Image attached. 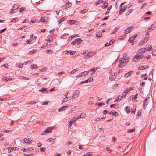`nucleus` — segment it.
Instances as JSON below:
<instances>
[{"label":"nucleus","instance_id":"4c0bfd02","mask_svg":"<svg viewBox=\"0 0 156 156\" xmlns=\"http://www.w3.org/2000/svg\"><path fill=\"white\" fill-rule=\"evenodd\" d=\"M92 155L90 152H88L82 156H90Z\"/></svg>","mask_w":156,"mask_h":156},{"label":"nucleus","instance_id":"79ce46f5","mask_svg":"<svg viewBox=\"0 0 156 156\" xmlns=\"http://www.w3.org/2000/svg\"><path fill=\"white\" fill-rule=\"evenodd\" d=\"M80 115L81 116V117L82 118H84L86 116V114L85 113H82Z\"/></svg>","mask_w":156,"mask_h":156},{"label":"nucleus","instance_id":"7ed1b4c3","mask_svg":"<svg viewBox=\"0 0 156 156\" xmlns=\"http://www.w3.org/2000/svg\"><path fill=\"white\" fill-rule=\"evenodd\" d=\"M147 50L145 48H142L141 49H139L137 52V55H142L143 53H144Z\"/></svg>","mask_w":156,"mask_h":156},{"label":"nucleus","instance_id":"de8ad7c7","mask_svg":"<svg viewBox=\"0 0 156 156\" xmlns=\"http://www.w3.org/2000/svg\"><path fill=\"white\" fill-rule=\"evenodd\" d=\"M146 46H150V48H148L147 50L148 51H150L151 49H152V46L151 45H150V44H147L146 45Z\"/></svg>","mask_w":156,"mask_h":156},{"label":"nucleus","instance_id":"9b49d317","mask_svg":"<svg viewBox=\"0 0 156 156\" xmlns=\"http://www.w3.org/2000/svg\"><path fill=\"white\" fill-rule=\"evenodd\" d=\"M102 34L101 32H99L98 33L96 34V36L98 38H100L102 36Z\"/></svg>","mask_w":156,"mask_h":156},{"label":"nucleus","instance_id":"4468645a","mask_svg":"<svg viewBox=\"0 0 156 156\" xmlns=\"http://www.w3.org/2000/svg\"><path fill=\"white\" fill-rule=\"evenodd\" d=\"M33 150V149L32 148H28L27 149L24 148L23 150V152H26L27 151H32Z\"/></svg>","mask_w":156,"mask_h":156},{"label":"nucleus","instance_id":"49530a36","mask_svg":"<svg viewBox=\"0 0 156 156\" xmlns=\"http://www.w3.org/2000/svg\"><path fill=\"white\" fill-rule=\"evenodd\" d=\"M145 43H144V42H143V41L142 40V41H140L138 44V45L139 46H141Z\"/></svg>","mask_w":156,"mask_h":156},{"label":"nucleus","instance_id":"b1692460","mask_svg":"<svg viewBox=\"0 0 156 156\" xmlns=\"http://www.w3.org/2000/svg\"><path fill=\"white\" fill-rule=\"evenodd\" d=\"M37 66L36 64L31 65L30 66L31 68L33 69H36L37 68Z\"/></svg>","mask_w":156,"mask_h":156},{"label":"nucleus","instance_id":"6e6552de","mask_svg":"<svg viewBox=\"0 0 156 156\" xmlns=\"http://www.w3.org/2000/svg\"><path fill=\"white\" fill-rule=\"evenodd\" d=\"M133 71H131L127 72L126 74H125L124 77H128L129 76L133 73Z\"/></svg>","mask_w":156,"mask_h":156},{"label":"nucleus","instance_id":"dca6fc26","mask_svg":"<svg viewBox=\"0 0 156 156\" xmlns=\"http://www.w3.org/2000/svg\"><path fill=\"white\" fill-rule=\"evenodd\" d=\"M67 107V106H63L61 108L59 109V111L61 112L62 111V110H65L66 109Z\"/></svg>","mask_w":156,"mask_h":156},{"label":"nucleus","instance_id":"603ef678","mask_svg":"<svg viewBox=\"0 0 156 156\" xmlns=\"http://www.w3.org/2000/svg\"><path fill=\"white\" fill-rule=\"evenodd\" d=\"M87 11V10L86 9L84 10H81L80 12L82 14L84 13H85Z\"/></svg>","mask_w":156,"mask_h":156},{"label":"nucleus","instance_id":"3c124183","mask_svg":"<svg viewBox=\"0 0 156 156\" xmlns=\"http://www.w3.org/2000/svg\"><path fill=\"white\" fill-rule=\"evenodd\" d=\"M46 52L48 53H52L53 52V51L51 50H47L46 51Z\"/></svg>","mask_w":156,"mask_h":156},{"label":"nucleus","instance_id":"864d4df0","mask_svg":"<svg viewBox=\"0 0 156 156\" xmlns=\"http://www.w3.org/2000/svg\"><path fill=\"white\" fill-rule=\"evenodd\" d=\"M108 6V4L107 3L106 5H102V8L103 9H104L106 8Z\"/></svg>","mask_w":156,"mask_h":156},{"label":"nucleus","instance_id":"f257e3e1","mask_svg":"<svg viewBox=\"0 0 156 156\" xmlns=\"http://www.w3.org/2000/svg\"><path fill=\"white\" fill-rule=\"evenodd\" d=\"M141 59V61L143 62H146L147 60L146 59V57H144L140 55H136L133 58V60L134 61H136V60H140Z\"/></svg>","mask_w":156,"mask_h":156},{"label":"nucleus","instance_id":"0eeeda50","mask_svg":"<svg viewBox=\"0 0 156 156\" xmlns=\"http://www.w3.org/2000/svg\"><path fill=\"white\" fill-rule=\"evenodd\" d=\"M133 27H129L127 28L124 31V33L125 34H128L133 29Z\"/></svg>","mask_w":156,"mask_h":156},{"label":"nucleus","instance_id":"72a5a7b5","mask_svg":"<svg viewBox=\"0 0 156 156\" xmlns=\"http://www.w3.org/2000/svg\"><path fill=\"white\" fill-rule=\"evenodd\" d=\"M105 104L104 103H96L95 104V105H98V106H102L103 105H104Z\"/></svg>","mask_w":156,"mask_h":156},{"label":"nucleus","instance_id":"37998d69","mask_svg":"<svg viewBox=\"0 0 156 156\" xmlns=\"http://www.w3.org/2000/svg\"><path fill=\"white\" fill-rule=\"evenodd\" d=\"M133 9H129L128 11L126 13V15H129L130 13L131 12L133 11Z\"/></svg>","mask_w":156,"mask_h":156},{"label":"nucleus","instance_id":"e433bc0d","mask_svg":"<svg viewBox=\"0 0 156 156\" xmlns=\"http://www.w3.org/2000/svg\"><path fill=\"white\" fill-rule=\"evenodd\" d=\"M77 71V70L76 69H75L73 70L71 72H70L69 73V74H73L75 73V72H76Z\"/></svg>","mask_w":156,"mask_h":156},{"label":"nucleus","instance_id":"6ab92c4d","mask_svg":"<svg viewBox=\"0 0 156 156\" xmlns=\"http://www.w3.org/2000/svg\"><path fill=\"white\" fill-rule=\"evenodd\" d=\"M71 5V4L70 3H66L65 4V7L64 8V9H65L66 8H68L69 7H70Z\"/></svg>","mask_w":156,"mask_h":156},{"label":"nucleus","instance_id":"ddd939ff","mask_svg":"<svg viewBox=\"0 0 156 156\" xmlns=\"http://www.w3.org/2000/svg\"><path fill=\"white\" fill-rule=\"evenodd\" d=\"M123 98V96H118L116 98L115 101V102H116V101H120Z\"/></svg>","mask_w":156,"mask_h":156},{"label":"nucleus","instance_id":"a19ab883","mask_svg":"<svg viewBox=\"0 0 156 156\" xmlns=\"http://www.w3.org/2000/svg\"><path fill=\"white\" fill-rule=\"evenodd\" d=\"M69 34L68 33H64L60 36V38H62L64 37V36H67Z\"/></svg>","mask_w":156,"mask_h":156},{"label":"nucleus","instance_id":"4d7b16f0","mask_svg":"<svg viewBox=\"0 0 156 156\" xmlns=\"http://www.w3.org/2000/svg\"><path fill=\"white\" fill-rule=\"evenodd\" d=\"M32 41L31 40H27L26 41V42L28 44H31V41Z\"/></svg>","mask_w":156,"mask_h":156},{"label":"nucleus","instance_id":"c756f323","mask_svg":"<svg viewBox=\"0 0 156 156\" xmlns=\"http://www.w3.org/2000/svg\"><path fill=\"white\" fill-rule=\"evenodd\" d=\"M126 108L127 113H129L130 112V108H129V106H127L126 107Z\"/></svg>","mask_w":156,"mask_h":156},{"label":"nucleus","instance_id":"8fccbe9b","mask_svg":"<svg viewBox=\"0 0 156 156\" xmlns=\"http://www.w3.org/2000/svg\"><path fill=\"white\" fill-rule=\"evenodd\" d=\"M17 5H14L13 6V9L14 10H16V9H17L19 8V7L18 6H17V7H16V6H17Z\"/></svg>","mask_w":156,"mask_h":156},{"label":"nucleus","instance_id":"5701e85b","mask_svg":"<svg viewBox=\"0 0 156 156\" xmlns=\"http://www.w3.org/2000/svg\"><path fill=\"white\" fill-rule=\"evenodd\" d=\"M116 77L115 76H114L113 77V76L111 75H110L109 77V79L110 80L112 81L113 80L115 79Z\"/></svg>","mask_w":156,"mask_h":156},{"label":"nucleus","instance_id":"423d86ee","mask_svg":"<svg viewBox=\"0 0 156 156\" xmlns=\"http://www.w3.org/2000/svg\"><path fill=\"white\" fill-rule=\"evenodd\" d=\"M79 93V91L78 90H75L73 92V94L72 96L73 98H76L78 96V95Z\"/></svg>","mask_w":156,"mask_h":156},{"label":"nucleus","instance_id":"09e8293b","mask_svg":"<svg viewBox=\"0 0 156 156\" xmlns=\"http://www.w3.org/2000/svg\"><path fill=\"white\" fill-rule=\"evenodd\" d=\"M37 102H36L35 101H30L29 104H34Z\"/></svg>","mask_w":156,"mask_h":156},{"label":"nucleus","instance_id":"a211bd4d","mask_svg":"<svg viewBox=\"0 0 156 156\" xmlns=\"http://www.w3.org/2000/svg\"><path fill=\"white\" fill-rule=\"evenodd\" d=\"M128 90H126L124 92L122 93V95L123 96V97H125L126 95V94L128 92Z\"/></svg>","mask_w":156,"mask_h":156},{"label":"nucleus","instance_id":"aec40b11","mask_svg":"<svg viewBox=\"0 0 156 156\" xmlns=\"http://www.w3.org/2000/svg\"><path fill=\"white\" fill-rule=\"evenodd\" d=\"M125 34L122 36H120L119 37V39L120 40H123L124 38L126 37V36Z\"/></svg>","mask_w":156,"mask_h":156},{"label":"nucleus","instance_id":"473e14b6","mask_svg":"<svg viewBox=\"0 0 156 156\" xmlns=\"http://www.w3.org/2000/svg\"><path fill=\"white\" fill-rule=\"evenodd\" d=\"M112 8V6L110 5L109 7L107 9V10L106 12V13H105V14H107V13H108L109 12V10L111 9Z\"/></svg>","mask_w":156,"mask_h":156},{"label":"nucleus","instance_id":"c85d7f7f","mask_svg":"<svg viewBox=\"0 0 156 156\" xmlns=\"http://www.w3.org/2000/svg\"><path fill=\"white\" fill-rule=\"evenodd\" d=\"M36 51V50L35 49H33L32 51L29 52V54L30 55H32L34 54Z\"/></svg>","mask_w":156,"mask_h":156},{"label":"nucleus","instance_id":"ea45409f","mask_svg":"<svg viewBox=\"0 0 156 156\" xmlns=\"http://www.w3.org/2000/svg\"><path fill=\"white\" fill-rule=\"evenodd\" d=\"M16 66L19 68H22L23 66V64H16Z\"/></svg>","mask_w":156,"mask_h":156},{"label":"nucleus","instance_id":"f3484780","mask_svg":"<svg viewBox=\"0 0 156 156\" xmlns=\"http://www.w3.org/2000/svg\"><path fill=\"white\" fill-rule=\"evenodd\" d=\"M39 92H44L45 91H46V93H48V90H46V89L44 88H42L40 90H39Z\"/></svg>","mask_w":156,"mask_h":156},{"label":"nucleus","instance_id":"39448f33","mask_svg":"<svg viewBox=\"0 0 156 156\" xmlns=\"http://www.w3.org/2000/svg\"><path fill=\"white\" fill-rule=\"evenodd\" d=\"M150 98L149 97H148L146 98L145 100L143 101V108L144 109H145L146 107V106L147 105V103L148 102V101H147Z\"/></svg>","mask_w":156,"mask_h":156},{"label":"nucleus","instance_id":"c9c22d12","mask_svg":"<svg viewBox=\"0 0 156 156\" xmlns=\"http://www.w3.org/2000/svg\"><path fill=\"white\" fill-rule=\"evenodd\" d=\"M135 131V129H128L127 130V132L129 133H132L133 132H134Z\"/></svg>","mask_w":156,"mask_h":156},{"label":"nucleus","instance_id":"052dcab7","mask_svg":"<svg viewBox=\"0 0 156 156\" xmlns=\"http://www.w3.org/2000/svg\"><path fill=\"white\" fill-rule=\"evenodd\" d=\"M114 41H115L114 40H111L109 41V43L110 45H111L113 43H114Z\"/></svg>","mask_w":156,"mask_h":156},{"label":"nucleus","instance_id":"f8f14e48","mask_svg":"<svg viewBox=\"0 0 156 156\" xmlns=\"http://www.w3.org/2000/svg\"><path fill=\"white\" fill-rule=\"evenodd\" d=\"M121 62L119 63V66L122 67L123 66H124L126 64L125 62L123 61L122 60H121L120 61Z\"/></svg>","mask_w":156,"mask_h":156},{"label":"nucleus","instance_id":"774afa93","mask_svg":"<svg viewBox=\"0 0 156 156\" xmlns=\"http://www.w3.org/2000/svg\"><path fill=\"white\" fill-rule=\"evenodd\" d=\"M156 27V26H155L154 24H152L151 26V30H153Z\"/></svg>","mask_w":156,"mask_h":156},{"label":"nucleus","instance_id":"a878e982","mask_svg":"<svg viewBox=\"0 0 156 156\" xmlns=\"http://www.w3.org/2000/svg\"><path fill=\"white\" fill-rule=\"evenodd\" d=\"M75 119H74L73 118L71 119V120L69 122V125H70V126H71V124L73 122H75Z\"/></svg>","mask_w":156,"mask_h":156},{"label":"nucleus","instance_id":"58836bf2","mask_svg":"<svg viewBox=\"0 0 156 156\" xmlns=\"http://www.w3.org/2000/svg\"><path fill=\"white\" fill-rule=\"evenodd\" d=\"M65 20V19L64 17H63L61 18V19L59 20L58 21V23L60 24L62 21H64Z\"/></svg>","mask_w":156,"mask_h":156},{"label":"nucleus","instance_id":"4be33fe9","mask_svg":"<svg viewBox=\"0 0 156 156\" xmlns=\"http://www.w3.org/2000/svg\"><path fill=\"white\" fill-rule=\"evenodd\" d=\"M144 43H146L148 40V38L145 36L142 39Z\"/></svg>","mask_w":156,"mask_h":156},{"label":"nucleus","instance_id":"6e6d98bb","mask_svg":"<svg viewBox=\"0 0 156 156\" xmlns=\"http://www.w3.org/2000/svg\"><path fill=\"white\" fill-rule=\"evenodd\" d=\"M101 2V0H98L97 1L96 3L95 4V5H98Z\"/></svg>","mask_w":156,"mask_h":156},{"label":"nucleus","instance_id":"f704fd0d","mask_svg":"<svg viewBox=\"0 0 156 156\" xmlns=\"http://www.w3.org/2000/svg\"><path fill=\"white\" fill-rule=\"evenodd\" d=\"M109 114L112 115H114L115 114H117V112L116 111H115L114 112L111 111L109 113Z\"/></svg>","mask_w":156,"mask_h":156},{"label":"nucleus","instance_id":"a18cd8bd","mask_svg":"<svg viewBox=\"0 0 156 156\" xmlns=\"http://www.w3.org/2000/svg\"><path fill=\"white\" fill-rule=\"evenodd\" d=\"M152 55L154 56H156V50H154L152 52Z\"/></svg>","mask_w":156,"mask_h":156},{"label":"nucleus","instance_id":"5fc2aeb1","mask_svg":"<svg viewBox=\"0 0 156 156\" xmlns=\"http://www.w3.org/2000/svg\"><path fill=\"white\" fill-rule=\"evenodd\" d=\"M134 39L132 38V37H131L130 38H129V41L130 43H132L133 41V40Z\"/></svg>","mask_w":156,"mask_h":156},{"label":"nucleus","instance_id":"0e129e2a","mask_svg":"<svg viewBox=\"0 0 156 156\" xmlns=\"http://www.w3.org/2000/svg\"><path fill=\"white\" fill-rule=\"evenodd\" d=\"M141 111L138 110L137 112V116H140V115L141 114Z\"/></svg>","mask_w":156,"mask_h":156},{"label":"nucleus","instance_id":"e2e57ef3","mask_svg":"<svg viewBox=\"0 0 156 156\" xmlns=\"http://www.w3.org/2000/svg\"><path fill=\"white\" fill-rule=\"evenodd\" d=\"M7 98H0V101H4V100L6 101V100H7Z\"/></svg>","mask_w":156,"mask_h":156},{"label":"nucleus","instance_id":"2f4dec72","mask_svg":"<svg viewBox=\"0 0 156 156\" xmlns=\"http://www.w3.org/2000/svg\"><path fill=\"white\" fill-rule=\"evenodd\" d=\"M85 73V72H83L81 73L80 74L78 75L76 77H82L83 75V73Z\"/></svg>","mask_w":156,"mask_h":156},{"label":"nucleus","instance_id":"20e7f679","mask_svg":"<svg viewBox=\"0 0 156 156\" xmlns=\"http://www.w3.org/2000/svg\"><path fill=\"white\" fill-rule=\"evenodd\" d=\"M54 127H47V129L41 133L42 135L46 134V133H49L51 132Z\"/></svg>","mask_w":156,"mask_h":156},{"label":"nucleus","instance_id":"bb28decb","mask_svg":"<svg viewBox=\"0 0 156 156\" xmlns=\"http://www.w3.org/2000/svg\"><path fill=\"white\" fill-rule=\"evenodd\" d=\"M94 52H90L88 53V57H92L94 55Z\"/></svg>","mask_w":156,"mask_h":156},{"label":"nucleus","instance_id":"1a4fd4ad","mask_svg":"<svg viewBox=\"0 0 156 156\" xmlns=\"http://www.w3.org/2000/svg\"><path fill=\"white\" fill-rule=\"evenodd\" d=\"M149 67L148 66H142L138 67V69L139 70H144Z\"/></svg>","mask_w":156,"mask_h":156},{"label":"nucleus","instance_id":"7c9ffc66","mask_svg":"<svg viewBox=\"0 0 156 156\" xmlns=\"http://www.w3.org/2000/svg\"><path fill=\"white\" fill-rule=\"evenodd\" d=\"M130 59V58L129 57H127L126 59V60L124 61L125 62L126 64L129 61Z\"/></svg>","mask_w":156,"mask_h":156},{"label":"nucleus","instance_id":"69168bd1","mask_svg":"<svg viewBox=\"0 0 156 156\" xmlns=\"http://www.w3.org/2000/svg\"><path fill=\"white\" fill-rule=\"evenodd\" d=\"M40 150L41 152H44L45 151V149L44 147H42L40 149Z\"/></svg>","mask_w":156,"mask_h":156},{"label":"nucleus","instance_id":"2eb2a0df","mask_svg":"<svg viewBox=\"0 0 156 156\" xmlns=\"http://www.w3.org/2000/svg\"><path fill=\"white\" fill-rule=\"evenodd\" d=\"M76 21L74 20H68L67 23L69 24H73L75 23Z\"/></svg>","mask_w":156,"mask_h":156},{"label":"nucleus","instance_id":"412c9836","mask_svg":"<svg viewBox=\"0 0 156 156\" xmlns=\"http://www.w3.org/2000/svg\"><path fill=\"white\" fill-rule=\"evenodd\" d=\"M127 56V55L126 54H124L123 56V57L122 58L121 60L123 61H124Z\"/></svg>","mask_w":156,"mask_h":156},{"label":"nucleus","instance_id":"338daca9","mask_svg":"<svg viewBox=\"0 0 156 156\" xmlns=\"http://www.w3.org/2000/svg\"><path fill=\"white\" fill-rule=\"evenodd\" d=\"M48 140L49 141L51 142H52V143H54V142L53 141L54 139H53L51 138H49L48 139Z\"/></svg>","mask_w":156,"mask_h":156},{"label":"nucleus","instance_id":"bf43d9fd","mask_svg":"<svg viewBox=\"0 0 156 156\" xmlns=\"http://www.w3.org/2000/svg\"><path fill=\"white\" fill-rule=\"evenodd\" d=\"M26 26L25 25L22 26V27L18 29L19 30H22L23 28H25Z\"/></svg>","mask_w":156,"mask_h":156},{"label":"nucleus","instance_id":"c03bdc74","mask_svg":"<svg viewBox=\"0 0 156 156\" xmlns=\"http://www.w3.org/2000/svg\"><path fill=\"white\" fill-rule=\"evenodd\" d=\"M9 149H8V152L10 153V152H11L13 150H14V147H9Z\"/></svg>","mask_w":156,"mask_h":156},{"label":"nucleus","instance_id":"680f3d73","mask_svg":"<svg viewBox=\"0 0 156 156\" xmlns=\"http://www.w3.org/2000/svg\"><path fill=\"white\" fill-rule=\"evenodd\" d=\"M88 82H91L93 80V79L91 77L88 78L87 79Z\"/></svg>","mask_w":156,"mask_h":156},{"label":"nucleus","instance_id":"13d9d810","mask_svg":"<svg viewBox=\"0 0 156 156\" xmlns=\"http://www.w3.org/2000/svg\"><path fill=\"white\" fill-rule=\"evenodd\" d=\"M88 83V81L87 80L84 81H82L80 82V83L81 84L84 83Z\"/></svg>","mask_w":156,"mask_h":156},{"label":"nucleus","instance_id":"cd10ccee","mask_svg":"<svg viewBox=\"0 0 156 156\" xmlns=\"http://www.w3.org/2000/svg\"><path fill=\"white\" fill-rule=\"evenodd\" d=\"M90 71H91V74L92 75L95 72V69L94 68L90 69H89Z\"/></svg>","mask_w":156,"mask_h":156},{"label":"nucleus","instance_id":"393cba45","mask_svg":"<svg viewBox=\"0 0 156 156\" xmlns=\"http://www.w3.org/2000/svg\"><path fill=\"white\" fill-rule=\"evenodd\" d=\"M127 6H125L124 7H122L120 9V11L122 12H123L124 11H125V10L127 8Z\"/></svg>","mask_w":156,"mask_h":156},{"label":"nucleus","instance_id":"9d476101","mask_svg":"<svg viewBox=\"0 0 156 156\" xmlns=\"http://www.w3.org/2000/svg\"><path fill=\"white\" fill-rule=\"evenodd\" d=\"M23 143H30L31 140L30 139L25 138L23 139Z\"/></svg>","mask_w":156,"mask_h":156},{"label":"nucleus","instance_id":"f03ea898","mask_svg":"<svg viewBox=\"0 0 156 156\" xmlns=\"http://www.w3.org/2000/svg\"><path fill=\"white\" fill-rule=\"evenodd\" d=\"M82 41L83 40L80 38L76 39L74 41L71 43V44L74 45L77 44L78 45H79L81 43Z\"/></svg>","mask_w":156,"mask_h":156}]
</instances>
